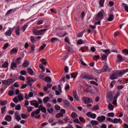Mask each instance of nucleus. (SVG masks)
Returning a JSON list of instances; mask_svg holds the SVG:
<instances>
[{
    "label": "nucleus",
    "instance_id": "f257e3e1",
    "mask_svg": "<svg viewBox=\"0 0 128 128\" xmlns=\"http://www.w3.org/2000/svg\"><path fill=\"white\" fill-rule=\"evenodd\" d=\"M43 106L42 105H40V106L39 107V109L36 110L35 112H33L31 113V116L32 117L34 116L36 118L38 119L40 118V114L38 115H37L39 114L40 112V110L41 108L43 107Z\"/></svg>",
    "mask_w": 128,
    "mask_h": 128
},
{
    "label": "nucleus",
    "instance_id": "f03ea898",
    "mask_svg": "<svg viewBox=\"0 0 128 128\" xmlns=\"http://www.w3.org/2000/svg\"><path fill=\"white\" fill-rule=\"evenodd\" d=\"M47 29L44 28L37 30L36 29L33 30V34L35 35H41L43 34V33L46 31Z\"/></svg>",
    "mask_w": 128,
    "mask_h": 128
},
{
    "label": "nucleus",
    "instance_id": "7ed1b4c3",
    "mask_svg": "<svg viewBox=\"0 0 128 128\" xmlns=\"http://www.w3.org/2000/svg\"><path fill=\"white\" fill-rule=\"evenodd\" d=\"M14 81L15 80L14 79L9 78L6 80H2V82L3 85H5L8 86L12 84Z\"/></svg>",
    "mask_w": 128,
    "mask_h": 128
},
{
    "label": "nucleus",
    "instance_id": "20e7f679",
    "mask_svg": "<svg viewBox=\"0 0 128 128\" xmlns=\"http://www.w3.org/2000/svg\"><path fill=\"white\" fill-rule=\"evenodd\" d=\"M80 77L83 79L88 80L94 79L92 76L88 74H86L85 73H82Z\"/></svg>",
    "mask_w": 128,
    "mask_h": 128
},
{
    "label": "nucleus",
    "instance_id": "39448f33",
    "mask_svg": "<svg viewBox=\"0 0 128 128\" xmlns=\"http://www.w3.org/2000/svg\"><path fill=\"white\" fill-rule=\"evenodd\" d=\"M82 99V101L85 104H88L92 102V99L88 97H83Z\"/></svg>",
    "mask_w": 128,
    "mask_h": 128
},
{
    "label": "nucleus",
    "instance_id": "423d86ee",
    "mask_svg": "<svg viewBox=\"0 0 128 128\" xmlns=\"http://www.w3.org/2000/svg\"><path fill=\"white\" fill-rule=\"evenodd\" d=\"M126 58L125 57H123L120 54H118L117 56V60H116V62H122Z\"/></svg>",
    "mask_w": 128,
    "mask_h": 128
},
{
    "label": "nucleus",
    "instance_id": "0eeeda50",
    "mask_svg": "<svg viewBox=\"0 0 128 128\" xmlns=\"http://www.w3.org/2000/svg\"><path fill=\"white\" fill-rule=\"evenodd\" d=\"M116 71L118 76H122L124 73L128 72V69L122 70H118Z\"/></svg>",
    "mask_w": 128,
    "mask_h": 128
},
{
    "label": "nucleus",
    "instance_id": "6e6552de",
    "mask_svg": "<svg viewBox=\"0 0 128 128\" xmlns=\"http://www.w3.org/2000/svg\"><path fill=\"white\" fill-rule=\"evenodd\" d=\"M103 12H99L97 14V16L96 17V20H98V19L100 20H102L103 16Z\"/></svg>",
    "mask_w": 128,
    "mask_h": 128
},
{
    "label": "nucleus",
    "instance_id": "1a4fd4ad",
    "mask_svg": "<svg viewBox=\"0 0 128 128\" xmlns=\"http://www.w3.org/2000/svg\"><path fill=\"white\" fill-rule=\"evenodd\" d=\"M118 76L116 71L114 72L110 76V78L112 80H113L117 78Z\"/></svg>",
    "mask_w": 128,
    "mask_h": 128
},
{
    "label": "nucleus",
    "instance_id": "9d476101",
    "mask_svg": "<svg viewBox=\"0 0 128 128\" xmlns=\"http://www.w3.org/2000/svg\"><path fill=\"white\" fill-rule=\"evenodd\" d=\"M106 118L105 116H99L97 118V120L99 122H102Z\"/></svg>",
    "mask_w": 128,
    "mask_h": 128
},
{
    "label": "nucleus",
    "instance_id": "9b49d317",
    "mask_svg": "<svg viewBox=\"0 0 128 128\" xmlns=\"http://www.w3.org/2000/svg\"><path fill=\"white\" fill-rule=\"evenodd\" d=\"M73 94L74 98L77 101L79 100V98L77 95V93L76 90H74L73 91Z\"/></svg>",
    "mask_w": 128,
    "mask_h": 128
},
{
    "label": "nucleus",
    "instance_id": "f8f14e48",
    "mask_svg": "<svg viewBox=\"0 0 128 128\" xmlns=\"http://www.w3.org/2000/svg\"><path fill=\"white\" fill-rule=\"evenodd\" d=\"M111 122L114 123H117L120 122V123L121 124L122 122V121H121V120L120 118H115L113 120L111 121Z\"/></svg>",
    "mask_w": 128,
    "mask_h": 128
},
{
    "label": "nucleus",
    "instance_id": "ddd939ff",
    "mask_svg": "<svg viewBox=\"0 0 128 128\" xmlns=\"http://www.w3.org/2000/svg\"><path fill=\"white\" fill-rule=\"evenodd\" d=\"M29 64V62L27 60H25L23 64H22V66L26 67H27Z\"/></svg>",
    "mask_w": 128,
    "mask_h": 128
},
{
    "label": "nucleus",
    "instance_id": "4468645a",
    "mask_svg": "<svg viewBox=\"0 0 128 128\" xmlns=\"http://www.w3.org/2000/svg\"><path fill=\"white\" fill-rule=\"evenodd\" d=\"M27 71L28 74L31 76L33 75L34 74V72L33 70L30 68H28Z\"/></svg>",
    "mask_w": 128,
    "mask_h": 128
},
{
    "label": "nucleus",
    "instance_id": "2eb2a0df",
    "mask_svg": "<svg viewBox=\"0 0 128 128\" xmlns=\"http://www.w3.org/2000/svg\"><path fill=\"white\" fill-rule=\"evenodd\" d=\"M44 80L47 83H50L51 82V78L49 76H46L44 78Z\"/></svg>",
    "mask_w": 128,
    "mask_h": 128
},
{
    "label": "nucleus",
    "instance_id": "dca6fc26",
    "mask_svg": "<svg viewBox=\"0 0 128 128\" xmlns=\"http://www.w3.org/2000/svg\"><path fill=\"white\" fill-rule=\"evenodd\" d=\"M107 98L110 99V100H112V94L111 92H109L107 94Z\"/></svg>",
    "mask_w": 128,
    "mask_h": 128
},
{
    "label": "nucleus",
    "instance_id": "f3484780",
    "mask_svg": "<svg viewBox=\"0 0 128 128\" xmlns=\"http://www.w3.org/2000/svg\"><path fill=\"white\" fill-rule=\"evenodd\" d=\"M108 69V67L106 65H105L103 68L101 69L102 72H106L107 71Z\"/></svg>",
    "mask_w": 128,
    "mask_h": 128
},
{
    "label": "nucleus",
    "instance_id": "a211bd4d",
    "mask_svg": "<svg viewBox=\"0 0 128 128\" xmlns=\"http://www.w3.org/2000/svg\"><path fill=\"white\" fill-rule=\"evenodd\" d=\"M16 63L14 62H12L11 63L10 66L12 70H14V68H16L17 67V66L16 65Z\"/></svg>",
    "mask_w": 128,
    "mask_h": 128
},
{
    "label": "nucleus",
    "instance_id": "6ab92c4d",
    "mask_svg": "<svg viewBox=\"0 0 128 128\" xmlns=\"http://www.w3.org/2000/svg\"><path fill=\"white\" fill-rule=\"evenodd\" d=\"M114 18V16L113 14H110L107 20L109 21H111Z\"/></svg>",
    "mask_w": 128,
    "mask_h": 128
},
{
    "label": "nucleus",
    "instance_id": "aec40b11",
    "mask_svg": "<svg viewBox=\"0 0 128 128\" xmlns=\"http://www.w3.org/2000/svg\"><path fill=\"white\" fill-rule=\"evenodd\" d=\"M12 119V117L9 115H7L5 118V120L7 121H10Z\"/></svg>",
    "mask_w": 128,
    "mask_h": 128
},
{
    "label": "nucleus",
    "instance_id": "412c9836",
    "mask_svg": "<svg viewBox=\"0 0 128 128\" xmlns=\"http://www.w3.org/2000/svg\"><path fill=\"white\" fill-rule=\"evenodd\" d=\"M18 51V50L16 48H12L10 51V54H16Z\"/></svg>",
    "mask_w": 128,
    "mask_h": 128
},
{
    "label": "nucleus",
    "instance_id": "4be33fe9",
    "mask_svg": "<svg viewBox=\"0 0 128 128\" xmlns=\"http://www.w3.org/2000/svg\"><path fill=\"white\" fill-rule=\"evenodd\" d=\"M12 33V32L10 30H9L5 33V34L8 36H10Z\"/></svg>",
    "mask_w": 128,
    "mask_h": 128
},
{
    "label": "nucleus",
    "instance_id": "5701e85b",
    "mask_svg": "<svg viewBox=\"0 0 128 128\" xmlns=\"http://www.w3.org/2000/svg\"><path fill=\"white\" fill-rule=\"evenodd\" d=\"M18 98L20 101L24 99L23 95L22 94H19L18 95Z\"/></svg>",
    "mask_w": 128,
    "mask_h": 128
},
{
    "label": "nucleus",
    "instance_id": "b1692460",
    "mask_svg": "<svg viewBox=\"0 0 128 128\" xmlns=\"http://www.w3.org/2000/svg\"><path fill=\"white\" fill-rule=\"evenodd\" d=\"M64 103L66 106H68L70 104V102L66 100H64L63 101Z\"/></svg>",
    "mask_w": 128,
    "mask_h": 128
},
{
    "label": "nucleus",
    "instance_id": "393cba45",
    "mask_svg": "<svg viewBox=\"0 0 128 128\" xmlns=\"http://www.w3.org/2000/svg\"><path fill=\"white\" fill-rule=\"evenodd\" d=\"M64 116L63 113L61 112H60L57 114L56 115V118H58L60 117H62Z\"/></svg>",
    "mask_w": 128,
    "mask_h": 128
},
{
    "label": "nucleus",
    "instance_id": "a878e982",
    "mask_svg": "<svg viewBox=\"0 0 128 128\" xmlns=\"http://www.w3.org/2000/svg\"><path fill=\"white\" fill-rule=\"evenodd\" d=\"M20 30V27L19 26H17L16 29L15 31V32L17 35H19Z\"/></svg>",
    "mask_w": 128,
    "mask_h": 128
},
{
    "label": "nucleus",
    "instance_id": "bb28decb",
    "mask_svg": "<svg viewBox=\"0 0 128 128\" xmlns=\"http://www.w3.org/2000/svg\"><path fill=\"white\" fill-rule=\"evenodd\" d=\"M8 63L7 62H5L4 64H2V67L3 68H7L8 67Z\"/></svg>",
    "mask_w": 128,
    "mask_h": 128
},
{
    "label": "nucleus",
    "instance_id": "cd10ccee",
    "mask_svg": "<svg viewBox=\"0 0 128 128\" xmlns=\"http://www.w3.org/2000/svg\"><path fill=\"white\" fill-rule=\"evenodd\" d=\"M71 116V117L73 118H75L77 116V115L76 113L74 112H72V114Z\"/></svg>",
    "mask_w": 128,
    "mask_h": 128
},
{
    "label": "nucleus",
    "instance_id": "c85d7f7f",
    "mask_svg": "<svg viewBox=\"0 0 128 128\" xmlns=\"http://www.w3.org/2000/svg\"><path fill=\"white\" fill-rule=\"evenodd\" d=\"M99 108V106L98 105L94 106L92 108V109L94 110H98Z\"/></svg>",
    "mask_w": 128,
    "mask_h": 128
},
{
    "label": "nucleus",
    "instance_id": "c756f323",
    "mask_svg": "<svg viewBox=\"0 0 128 128\" xmlns=\"http://www.w3.org/2000/svg\"><path fill=\"white\" fill-rule=\"evenodd\" d=\"M50 98L48 96H47L44 98L43 99L44 102L45 103H46L48 101L50 100Z\"/></svg>",
    "mask_w": 128,
    "mask_h": 128
},
{
    "label": "nucleus",
    "instance_id": "7c9ffc66",
    "mask_svg": "<svg viewBox=\"0 0 128 128\" xmlns=\"http://www.w3.org/2000/svg\"><path fill=\"white\" fill-rule=\"evenodd\" d=\"M35 48V46L34 45L32 46H31V50L29 51V53L30 54V53H33L34 51V48Z\"/></svg>",
    "mask_w": 128,
    "mask_h": 128
},
{
    "label": "nucleus",
    "instance_id": "2f4dec72",
    "mask_svg": "<svg viewBox=\"0 0 128 128\" xmlns=\"http://www.w3.org/2000/svg\"><path fill=\"white\" fill-rule=\"evenodd\" d=\"M122 53L125 55H128V49H124L122 51Z\"/></svg>",
    "mask_w": 128,
    "mask_h": 128
},
{
    "label": "nucleus",
    "instance_id": "473e14b6",
    "mask_svg": "<svg viewBox=\"0 0 128 128\" xmlns=\"http://www.w3.org/2000/svg\"><path fill=\"white\" fill-rule=\"evenodd\" d=\"M103 51L106 54V55H107L108 56L110 53V50H103Z\"/></svg>",
    "mask_w": 128,
    "mask_h": 128
},
{
    "label": "nucleus",
    "instance_id": "72a5a7b5",
    "mask_svg": "<svg viewBox=\"0 0 128 128\" xmlns=\"http://www.w3.org/2000/svg\"><path fill=\"white\" fill-rule=\"evenodd\" d=\"M90 123L92 125H97L98 124V122L97 121L94 120H92L91 121Z\"/></svg>",
    "mask_w": 128,
    "mask_h": 128
},
{
    "label": "nucleus",
    "instance_id": "f704fd0d",
    "mask_svg": "<svg viewBox=\"0 0 128 128\" xmlns=\"http://www.w3.org/2000/svg\"><path fill=\"white\" fill-rule=\"evenodd\" d=\"M104 0H100L99 1V3L100 5L102 7L104 6Z\"/></svg>",
    "mask_w": 128,
    "mask_h": 128
},
{
    "label": "nucleus",
    "instance_id": "c9c22d12",
    "mask_svg": "<svg viewBox=\"0 0 128 128\" xmlns=\"http://www.w3.org/2000/svg\"><path fill=\"white\" fill-rule=\"evenodd\" d=\"M108 109L110 110H112L114 108L113 106L111 104H109L108 105Z\"/></svg>",
    "mask_w": 128,
    "mask_h": 128
},
{
    "label": "nucleus",
    "instance_id": "e433bc0d",
    "mask_svg": "<svg viewBox=\"0 0 128 128\" xmlns=\"http://www.w3.org/2000/svg\"><path fill=\"white\" fill-rule=\"evenodd\" d=\"M28 24L24 25L22 28V30L24 32L28 26Z\"/></svg>",
    "mask_w": 128,
    "mask_h": 128
},
{
    "label": "nucleus",
    "instance_id": "4c0bfd02",
    "mask_svg": "<svg viewBox=\"0 0 128 128\" xmlns=\"http://www.w3.org/2000/svg\"><path fill=\"white\" fill-rule=\"evenodd\" d=\"M20 60V57L17 58L16 60V64H19L21 62Z\"/></svg>",
    "mask_w": 128,
    "mask_h": 128
},
{
    "label": "nucleus",
    "instance_id": "58836bf2",
    "mask_svg": "<svg viewBox=\"0 0 128 128\" xmlns=\"http://www.w3.org/2000/svg\"><path fill=\"white\" fill-rule=\"evenodd\" d=\"M54 108L57 110H58L60 109V106L58 104H56L55 105Z\"/></svg>",
    "mask_w": 128,
    "mask_h": 128
},
{
    "label": "nucleus",
    "instance_id": "ea45409f",
    "mask_svg": "<svg viewBox=\"0 0 128 128\" xmlns=\"http://www.w3.org/2000/svg\"><path fill=\"white\" fill-rule=\"evenodd\" d=\"M6 108V106H5L4 107L2 108L1 109V113L2 114H3L5 111V110Z\"/></svg>",
    "mask_w": 128,
    "mask_h": 128
},
{
    "label": "nucleus",
    "instance_id": "a19ab883",
    "mask_svg": "<svg viewBox=\"0 0 128 128\" xmlns=\"http://www.w3.org/2000/svg\"><path fill=\"white\" fill-rule=\"evenodd\" d=\"M59 39L55 38H51V41L52 42H55L58 40Z\"/></svg>",
    "mask_w": 128,
    "mask_h": 128
},
{
    "label": "nucleus",
    "instance_id": "79ce46f5",
    "mask_svg": "<svg viewBox=\"0 0 128 128\" xmlns=\"http://www.w3.org/2000/svg\"><path fill=\"white\" fill-rule=\"evenodd\" d=\"M107 55H106L104 54H103L102 56L101 57L102 60H105L108 56Z\"/></svg>",
    "mask_w": 128,
    "mask_h": 128
},
{
    "label": "nucleus",
    "instance_id": "37998d69",
    "mask_svg": "<svg viewBox=\"0 0 128 128\" xmlns=\"http://www.w3.org/2000/svg\"><path fill=\"white\" fill-rule=\"evenodd\" d=\"M7 102L6 100L4 101H1L0 102V104L1 105H4L6 104Z\"/></svg>",
    "mask_w": 128,
    "mask_h": 128
},
{
    "label": "nucleus",
    "instance_id": "c03bdc74",
    "mask_svg": "<svg viewBox=\"0 0 128 128\" xmlns=\"http://www.w3.org/2000/svg\"><path fill=\"white\" fill-rule=\"evenodd\" d=\"M84 43V42H83V40L81 39H80L78 40L77 44H81Z\"/></svg>",
    "mask_w": 128,
    "mask_h": 128
},
{
    "label": "nucleus",
    "instance_id": "a18cd8bd",
    "mask_svg": "<svg viewBox=\"0 0 128 128\" xmlns=\"http://www.w3.org/2000/svg\"><path fill=\"white\" fill-rule=\"evenodd\" d=\"M70 74L72 78H75L76 77V75L75 73H71Z\"/></svg>",
    "mask_w": 128,
    "mask_h": 128
},
{
    "label": "nucleus",
    "instance_id": "49530a36",
    "mask_svg": "<svg viewBox=\"0 0 128 128\" xmlns=\"http://www.w3.org/2000/svg\"><path fill=\"white\" fill-rule=\"evenodd\" d=\"M18 96H15L13 99V100L16 103H17L18 101V100L17 99Z\"/></svg>",
    "mask_w": 128,
    "mask_h": 128
},
{
    "label": "nucleus",
    "instance_id": "de8ad7c7",
    "mask_svg": "<svg viewBox=\"0 0 128 128\" xmlns=\"http://www.w3.org/2000/svg\"><path fill=\"white\" fill-rule=\"evenodd\" d=\"M9 44L8 43H7L6 44H4V46L2 48L4 50H5L6 49L8 46Z\"/></svg>",
    "mask_w": 128,
    "mask_h": 128
},
{
    "label": "nucleus",
    "instance_id": "09e8293b",
    "mask_svg": "<svg viewBox=\"0 0 128 128\" xmlns=\"http://www.w3.org/2000/svg\"><path fill=\"white\" fill-rule=\"evenodd\" d=\"M107 115L108 116L112 117L114 116V114L113 112H110L108 113Z\"/></svg>",
    "mask_w": 128,
    "mask_h": 128
},
{
    "label": "nucleus",
    "instance_id": "8fccbe9b",
    "mask_svg": "<svg viewBox=\"0 0 128 128\" xmlns=\"http://www.w3.org/2000/svg\"><path fill=\"white\" fill-rule=\"evenodd\" d=\"M14 92L13 91L10 90L8 92V95L10 96H12L13 95Z\"/></svg>",
    "mask_w": 128,
    "mask_h": 128
},
{
    "label": "nucleus",
    "instance_id": "3c124183",
    "mask_svg": "<svg viewBox=\"0 0 128 128\" xmlns=\"http://www.w3.org/2000/svg\"><path fill=\"white\" fill-rule=\"evenodd\" d=\"M21 108V106L20 104L16 105L15 107V109L17 110H19Z\"/></svg>",
    "mask_w": 128,
    "mask_h": 128
},
{
    "label": "nucleus",
    "instance_id": "603ef678",
    "mask_svg": "<svg viewBox=\"0 0 128 128\" xmlns=\"http://www.w3.org/2000/svg\"><path fill=\"white\" fill-rule=\"evenodd\" d=\"M26 108H28V109H27L28 111L29 112L31 111L32 109V107L30 106L29 107L26 106Z\"/></svg>",
    "mask_w": 128,
    "mask_h": 128
},
{
    "label": "nucleus",
    "instance_id": "864d4df0",
    "mask_svg": "<svg viewBox=\"0 0 128 128\" xmlns=\"http://www.w3.org/2000/svg\"><path fill=\"white\" fill-rule=\"evenodd\" d=\"M65 77L64 76H62V78H61L60 80L59 81L60 82H61L62 81L63 82H64L65 81Z\"/></svg>",
    "mask_w": 128,
    "mask_h": 128
},
{
    "label": "nucleus",
    "instance_id": "5fc2aeb1",
    "mask_svg": "<svg viewBox=\"0 0 128 128\" xmlns=\"http://www.w3.org/2000/svg\"><path fill=\"white\" fill-rule=\"evenodd\" d=\"M15 117L16 120L18 121H19L21 119L19 115L15 116Z\"/></svg>",
    "mask_w": 128,
    "mask_h": 128
},
{
    "label": "nucleus",
    "instance_id": "6e6d98bb",
    "mask_svg": "<svg viewBox=\"0 0 128 128\" xmlns=\"http://www.w3.org/2000/svg\"><path fill=\"white\" fill-rule=\"evenodd\" d=\"M20 74L23 75H24L26 74V72L25 70H22L20 72Z\"/></svg>",
    "mask_w": 128,
    "mask_h": 128
},
{
    "label": "nucleus",
    "instance_id": "4d7b16f0",
    "mask_svg": "<svg viewBox=\"0 0 128 128\" xmlns=\"http://www.w3.org/2000/svg\"><path fill=\"white\" fill-rule=\"evenodd\" d=\"M47 111L48 112L52 113V112L53 111V110L52 108H50V109L49 108H48L47 109Z\"/></svg>",
    "mask_w": 128,
    "mask_h": 128
},
{
    "label": "nucleus",
    "instance_id": "13d9d810",
    "mask_svg": "<svg viewBox=\"0 0 128 128\" xmlns=\"http://www.w3.org/2000/svg\"><path fill=\"white\" fill-rule=\"evenodd\" d=\"M37 101L36 100H33L30 102V104L31 105H34L36 102H37Z\"/></svg>",
    "mask_w": 128,
    "mask_h": 128
},
{
    "label": "nucleus",
    "instance_id": "bf43d9fd",
    "mask_svg": "<svg viewBox=\"0 0 128 128\" xmlns=\"http://www.w3.org/2000/svg\"><path fill=\"white\" fill-rule=\"evenodd\" d=\"M90 83L92 84H94L96 86H98V84L96 82L93 81H91L90 82Z\"/></svg>",
    "mask_w": 128,
    "mask_h": 128
},
{
    "label": "nucleus",
    "instance_id": "052dcab7",
    "mask_svg": "<svg viewBox=\"0 0 128 128\" xmlns=\"http://www.w3.org/2000/svg\"><path fill=\"white\" fill-rule=\"evenodd\" d=\"M40 110L42 112L44 113H46V110L44 107L42 108Z\"/></svg>",
    "mask_w": 128,
    "mask_h": 128
},
{
    "label": "nucleus",
    "instance_id": "680f3d73",
    "mask_svg": "<svg viewBox=\"0 0 128 128\" xmlns=\"http://www.w3.org/2000/svg\"><path fill=\"white\" fill-rule=\"evenodd\" d=\"M39 66L40 68L42 69L43 71L44 72L45 71L44 68L41 64H40Z\"/></svg>",
    "mask_w": 128,
    "mask_h": 128
},
{
    "label": "nucleus",
    "instance_id": "e2e57ef3",
    "mask_svg": "<svg viewBox=\"0 0 128 128\" xmlns=\"http://www.w3.org/2000/svg\"><path fill=\"white\" fill-rule=\"evenodd\" d=\"M21 116L22 118H25L27 117V115L24 114H22Z\"/></svg>",
    "mask_w": 128,
    "mask_h": 128
},
{
    "label": "nucleus",
    "instance_id": "0e129e2a",
    "mask_svg": "<svg viewBox=\"0 0 128 128\" xmlns=\"http://www.w3.org/2000/svg\"><path fill=\"white\" fill-rule=\"evenodd\" d=\"M46 46V45L45 44H43L40 47V50H43Z\"/></svg>",
    "mask_w": 128,
    "mask_h": 128
},
{
    "label": "nucleus",
    "instance_id": "69168bd1",
    "mask_svg": "<svg viewBox=\"0 0 128 128\" xmlns=\"http://www.w3.org/2000/svg\"><path fill=\"white\" fill-rule=\"evenodd\" d=\"M116 82L115 80H113L111 82L110 84V86H113L115 84Z\"/></svg>",
    "mask_w": 128,
    "mask_h": 128
},
{
    "label": "nucleus",
    "instance_id": "338daca9",
    "mask_svg": "<svg viewBox=\"0 0 128 128\" xmlns=\"http://www.w3.org/2000/svg\"><path fill=\"white\" fill-rule=\"evenodd\" d=\"M30 40L32 42H34L35 41L34 40V38L32 36H31L30 37Z\"/></svg>",
    "mask_w": 128,
    "mask_h": 128
},
{
    "label": "nucleus",
    "instance_id": "774afa93",
    "mask_svg": "<svg viewBox=\"0 0 128 128\" xmlns=\"http://www.w3.org/2000/svg\"><path fill=\"white\" fill-rule=\"evenodd\" d=\"M67 96L70 100L71 101H73V99L72 97L69 95H67Z\"/></svg>",
    "mask_w": 128,
    "mask_h": 128
}]
</instances>
